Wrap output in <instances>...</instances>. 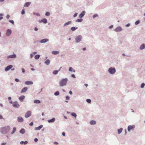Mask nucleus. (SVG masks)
I'll use <instances>...</instances> for the list:
<instances>
[{
  "mask_svg": "<svg viewBox=\"0 0 145 145\" xmlns=\"http://www.w3.org/2000/svg\"><path fill=\"white\" fill-rule=\"evenodd\" d=\"M3 118L2 116L1 115H0V119H2Z\"/></svg>",
  "mask_w": 145,
  "mask_h": 145,
  "instance_id": "nucleus-59",
  "label": "nucleus"
},
{
  "mask_svg": "<svg viewBox=\"0 0 145 145\" xmlns=\"http://www.w3.org/2000/svg\"><path fill=\"white\" fill-rule=\"evenodd\" d=\"M13 106L15 108H18L19 107L20 105L17 102H15L13 103Z\"/></svg>",
  "mask_w": 145,
  "mask_h": 145,
  "instance_id": "nucleus-6",
  "label": "nucleus"
},
{
  "mask_svg": "<svg viewBox=\"0 0 145 145\" xmlns=\"http://www.w3.org/2000/svg\"><path fill=\"white\" fill-rule=\"evenodd\" d=\"M40 57V55H37L35 56V58L36 59H38Z\"/></svg>",
  "mask_w": 145,
  "mask_h": 145,
  "instance_id": "nucleus-32",
  "label": "nucleus"
},
{
  "mask_svg": "<svg viewBox=\"0 0 145 145\" xmlns=\"http://www.w3.org/2000/svg\"><path fill=\"white\" fill-rule=\"evenodd\" d=\"M85 11H83L79 15V17L80 18H82L85 15Z\"/></svg>",
  "mask_w": 145,
  "mask_h": 145,
  "instance_id": "nucleus-11",
  "label": "nucleus"
},
{
  "mask_svg": "<svg viewBox=\"0 0 145 145\" xmlns=\"http://www.w3.org/2000/svg\"><path fill=\"white\" fill-rule=\"evenodd\" d=\"M18 121L19 122H22L23 121V118L22 117H19L18 118Z\"/></svg>",
  "mask_w": 145,
  "mask_h": 145,
  "instance_id": "nucleus-13",
  "label": "nucleus"
},
{
  "mask_svg": "<svg viewBox=\"0 0 145 145\" xmlns=\"http://www.w3.org/2000/svg\"><path fill=\"white\" fill-rule=\"evenodd\" d=\"M71 76L74 78H75V75L74 74H72Z\"/></svg>",
  "mask_w": 145,
  "mask_h": 145,
  "instance_id": "nucleus-47",
  "label": "nucleus"
},
{
  "mask_svg": "<svg viewBox=\"0 0 145 145\" xmlns=\"http://www.w3.org/2000/svg\"><path fill=\"white\" fill-rule=\"evenodd\" d=\"M139 23V21H137L135 22V24L136 25H137Z\"/></svg>",
  "mask_w": 145,
  "mask_h": 145,
  "instance_id": "nucleus-44",
  "label": "nucleus"
},
{
  "mask_svg": "<svg viewBox=\"0 0 145 145\" xmlns=\"http://www.w3.org/2000/svg\"><path fill=\"white\" fill-rule=\"evenodd\" d=\"M69 93L71 95L72 94V91H69Z\"/></svg>",
  "mask_w": 145,
  "mask_h": 145,
  "instance_id": "nucleus-60",
  "label": "nucleus"
},
{
  "mask_svg": "<svg viewBox=\"0 0 145 145\" xmlns=\"http://www.w3.org/2000/svg\"><path fill=\"white\" fill-rule=\"evenodd\" d=\"M16 128L15 127H14L13 128V131L11 133V134H13V133H14V132L16 131Z\"/></svg>",
  "mask_w": 145,
  "mask_h": 145,
  "instance_id": "nucleus-36",
  "label": "nucleus"
},
{
  "mask_svg": "<svg viewBox=\"0 0 145 145\" xmlns=\"http://www.w3.org/2000/svg\"><path fill=\"white\" fill-rule=\"evenodd\" d=\"M145 85L144 83H142L141 85V88H143Z\"/></svg>",
  "mask_w": 145,
  "mask_h": 145,
  "instance_id": "nucleus-41",
  "label": "nucleus"
},
{
  "mask_svg": "<svg viewBox=\"0 0 145 145\" xmlns=\"http://www.w3.org/2000/svg\"><path fill=\"white\" fill-rule=\"evenodd\" d=\"M134 127H135L134 126H131V125L129 126L128 127V131H130L131 129L134 128Z\"/></svg>",
  "mask_w": 145,
  "mask_h": 145,
  "instance_id": "nucleus-12",
  "label": "nucleus"
},
{
  "mask_svg": "<svg viewBox=\"0 0 145 145\" xmlns=\"http://www.w3.org/2000/svg\"><path fill=\"white\" fill-rule=\"evenodd\" d=\"M45 63L47 65H48L50 63V61L49 59H47L45 61Z\"/></svg>",
  "mask_w": 145,
  "mask_h": 145,
  "instance_id": "nucleus-25",
  "label": "nucleus"
},
{
  "mask_svg": "<svg viewBox=\"0 0 145 145\" xmlns=\"http://www.w3.org/2000/svg\"><path fill=\"white\" fill-rule=\"evenodd\" d=\"M98 16V15L97 14H95L93 16V18H95V17H96Z\"/></svg>",
  "mask_w": 145,
  "mask_h": 145,
  "instance_id": "nucleus-48",
  "label": "nucleus"
},
{
  "mask_svg": "<svg viewBox=\"0 0 145 145\" xmlns=\"http://www.w3.org/2000/svg\"><path fill=\"white\" fill-rule=\"evenodd\" d=\"M20 133L22 134H24L25 133V131L24 129H21L20 131Z\"/></svg>",
  "mask_w": 145,
  "mask_h": 145,
  "instance_id": "nucleus-28",
  "label": "nucleus"
},
{
  "mask_svg": "<svg viewBox=\"0 0 145 145\" xmlns=\"http://www.w3.org/2000/svg\"><path fill=\"white\" fill-rule=\"evenodd\" d=\"M69 71L70 72H75V71L72 67H70L69 69Z\"/></svg>",
  "mask_w": 145,
  "mask_h": 145,
  "instance_id": "nucleus-24",
  "label": "nucleus"
},
{
  "mask_svg": "<svg viewBox=\"0 0 145 145\" xmlns=\"http://www.w3.org/2000/svg\"><path fill=\"white\" fill-rule=\"evenodd\" d=\"M10 128L9 126H7L5 127H1L0 129L1 132L3 134L7 133L8 132Z\"/></svg>",
  "mask_w": 145,
  "mask_h": 145,
  "instance_id": "nucleus-1",
  "label": "nucleus"
},
{
  "mask_svg": "<svg viewBox=\"0 0 145 145\" xmlns=\"http://www.w3.org/2000/svg\"><path fill=\"white\" fill-rule=\"evenodd\" d=\"M113 27V25H112L109 27V28H111Z\"/></svg>",
  "mask_w": 145,
  "mask_h": 145,
  "instance_id": "nucleus-63",
  "label": "nucleus"
},
{
  "mask_svg": "<svg viewBox=\"0 0 145 145\" xmlns=\"http://www.w3.org/2000/svg\"><path fill=\"white\" fill-rule=\"evenodd\" d=\"M91 125H95L96 123V122L95 121L91 120L90 122Z\"/></svg>",
  "mask_w": 145,
  "mask_h": 145,
  "instance_id": "nucleus-23",
  "label": "nucleus"
},
{
  "mask_svg": "<svg viewBox=\"0 0 145 145\" xmlns=\"http://www.w3.org/2000/svg\"><path fill=\"white\" fill-rule=\"evenodd\" d=\"M54 143L56 144H58V143L57 142H54Z\"/></svg>",
  "mask_w": 145,
  "mask_h": 145,
  "instance_id": "nucleus-58",
  "label": "nucleus"
},
{
  "mask_svg": "<svg viewBox=\"0 0 145 145\" xmlns=\"http://www.w3.org/2000/svg\"><path fill=\"white\" fill-rule=\"evenodd\" d=\"M122 30V29L121 27H118L115 29L114 31L116 32H118L121 31Z\"/></svg>",
  "mask_w": 145,
  "mask_h": 145,
  "instance_id": "nucleus-8",
  "label": "nucleus"
},
{
  "mask_svg": "<svg viewBox=\"0 0 145 145\" xmlns=\"http://www.w3.org/2000/svg\"><path fill=\"white\" fill-rule=\"evenodd\" d=\"M130 24H128L126 25V27H128L130 25Z\"/></svg>",
  "mask_w": 145,
  "mask_h": 145,
  "instance_id": "nucleus-53",
  "label": "nucleus"
},
{
  "mask_svg": "<svg viewBox=\"0 0 145 145\" xmlns=\"http://www.w3.org/2000/svg\"><path fill=\"white\" fill-rule=\"evenodd\" d=\"M86 101L87 102H88L89 103H90L91 102V100L89 99H88L86 100Z\"/></svg>",
  "mask_w": 145,
  "mask_h": 145,
  "instance_id": "nucleus-40",
  "label": "nucleus"
},
{
  "mask_svg": "<svg viewBox=\"0 0 145 145\" xmlns=\"http://www.w3.org/2000/svg\"><path fill=\"white\" fill-rule=\"evenodd\" d=\"M62 135H63V136H65V133L64 132H63L62 133Z\"/></svg>",
  "mask_w": 145,
  "mask_h": 145,
  "instance_id": "nucleus-62",
  "label": "nucleus"
},
{
  "mask_svg": "<svg viewBox=\"0 0 145 145\" xmlns=\"http://www.w3.org/2000/svg\"><path fill=\"white\" fill-rule=\"evenodd\" d=\"M42 127V125H40L37 127H36L35 128V129L36 130H39Z\"/></svg>",
  "mask_w": 145,
  "mask_h": 145,
  "instance_id": "nucleus-22",
  "label": "nucleus"
},
{
  "mask_svg": "<svg viewBox=\"0 0 145 145\" xmlns=\"http://www.w3.org/2000/svg\"><path fill=\"white\" fill-rule=\"evenodd\" d=\"M145 48V44H142L140 47V48L141 50H142L144 49Z\"/></svg>",
  "mask_w": 145,
  "mask_h": 145,
  "instance_id": "nucleus-20",
  "label": "nucleus"
},
{
  "mask_svg": "<svg viewBox=\"0 0 145 145\" xmlns=\"http://www.w3.org/2000/svg\"><path fill=\"white\" fill-rule=\"evenodd\" d=\"M71 115L72 116L74 117H76V114L74 112H73V113H71Z\"/></svg>",
  "mask_w": 145,
  "mask_h": 145,
  "instance_id": "nucleus-34",
  "label": "nucleus"
},
{
  "mask_svg": "<svg viewBox=\"0 0 145 145\" xmlns=\"http://www.w3.org/2000/svg\"><path fill=\"white\" fill-rule=\"evenodd\" d=\"M10 17V16L9 15H7V16H6V18H7V19H9V18Z\"/></svg>",
  "mask_w": 145,
  "mask_h": 145,
  "instance_id": "nucleus-49",
  "label": "nucleus"
},
{
  "mask_svg": "<svg viewBox=\"0 0 145 145\" xmlns=\"http://www.w3.org/2000/svg\"><path fill=\"white\" fill-rule=\"evenodd\" d=\"M27 87H25L23 89H22L21 93H22L23 92H24L27 91Z\"/></svg>",
  "mask_w": 145,
  "mask_h": 145,
  "instance_id": "nucleus-15",
  "label": "nucleus"
},
{
  "mask_svg": "<svg viewBox=\"0 0 145 145\" xmlns=\"http://www.w3.org/2000/svg\"><path fill=\"white\" fill-rule=\"evenodd\" d=\"M21 13L22 14H25V12L24 10H22Z\"/></svg>",
  "mask_w": 145,
  "mask_h": 145,
  "instance_id": "nucleus-42",
  "label": "nucleus"
},
{
  "mask_svg": "<svg viewBox=\"0 0 145 145\" xmlns=\"http://www.w3.org/2000/svg\"><path fill=\"white\" fill-rule=\"evenodd\" d=\"M55 120V118H53L52 119L48 120V121L49 123L53 122Z\"/></svg>",
  "mask_w": 145,
  "mask_h": 145,
  "instance_id": "nucleus-18",
  "label": "nucleus"
},
{
  "mask_svg": "<svg viewBox=\"0 0 145 145\" xmlns=\"http://www.w3.org/2000/svg\"><path fill=\"white\" fill-rule=\"evenodd\" d=\"M33 56V54H30V56L31 58Z\"/></svg>",
  "mask_w": 145,
  "mask_h": 145,
  "instance_id": "nucleus-55",
  "label": "nucleus"
},
{
  "mask_svg": "<svg viewBox=\"0 0 145 145\" xmlns=\"http://www.w3.org/2000/svg\"><path fill=\"white\" fill-rule=\"evenodd\" d=\"M38 30V29L37 27H35V31H37Z\"/></svg>",
  "mask_w": 145,
  "mask_h": 145,
  "instance_id": "nucleus-61",
  "label": "nucleus"
},
{
  "mask_svg": "<svg viewBox=\"0 0 145 145\" xmlns=\"http://www.w3.org/2000/svg\"><path fill=\"white\" fill-rule=\"evenodd\" d=\"M122 128H120V129L118 130V133L119 134L122 131Z\"/></svg>",
  "mask_w": 145,
  "mask_h": 145,
  "instance_id": "nucleus-33",
  "label": "nucleus"
},
{
  "mask_svg": "<svg viewBox=\"0 0 145 145\" xmlns=\"http://www.w3.org/2000/svg\"><path fill=\"white\" fill-rule=\"evenodd\" d=\"M68 80V79L67 78L63 79L61 80L59 83L60 86L62 87L65 86L67 83Z\"/></svg>",
  "mask_w": 145,
  "mask_h": 145,
  "instance_id": "nucleus-2",
  "label": "nucleus"
},
{
  "mask_svg": "<svg viewBox=\"0 0 145 145\" xmlns=\"http://www.w3.org/2000/svg\"><path fill=\"white\" fill-rule=\"evenodd\" d=\"M81 36L79 35L76 37L75 39L76 42H79L81 40Z\"/></svg>",
  "mask_w": 145,
  "mask_h": 145,
  "instance_id": "nucleus-5",
  "label": "nucleus"
},
{
  "mask_svg": "<svg viewBox=\"0 0 145 145\" xmlns=\"http://www.w3.org/2000/svg\"><path fill=\"white\" fill-rule=\"evenodd\" d=\"M37 53V52H34L32 53V54H36Z\"/></svg>",
  "mask_w": 145,
  "mask_h": 145,
  "instance_id": "nucleus-57",
  "label": "nucleus"
},
{
  "mask_svg": "<svg viewBox=\"0 0 145 145\" xmlns=\"http://www.w3.org/2000/svg\"><path fill=\"white\" fill-rule=\"evenodd\" d=\"M33 83L32 82L27 81L25 82V84L27 85L32 84Z\"/></svg>",
  "mask_w": 145,
  "mask_h": 145,
  "instance_id": "nucleus-17",
  "label": "nucleus"
},
{
  "mask_svg": "<svg viewBox=\"0 0 145 145\" xmlns=\"http://www.w3.org/2000/svg\"><path fill=\"white\" fill-rule=\"evenodd\" d=\"M108 71L110 74H113L115 72L116 70L114 68L110 67Z\"/></svg>",
  "mask_w": 145,
  "mask_h": 145,
  "instance_id": "nucleus-3",
  "label": "nucleus"
},
{
  "mask_svg": "<svg viewBox=\"0 0 145 145\" xmlns=\"http://www.w3.org/2000/svg\"><path fill=\"white\" fill-rule=\"evenodd\" d=\"M11 97H8V99L10 100L11 99Z\"/></svg>",
  "mask_w": 145,
  "mask_h": 145,
  "instance_id": "nucleus-64",
  "label": "nucleus"
},
{
  "mask_svg": "<svg viewBox=\"0 0 145 145\" xmlns=\"http://www.w3.org/2000/svg\"><path fill=\"white\" fill-rule=\"evenodd\" d=\"M33 122H32L31 123H30L29 125L31 126L33 125Z\"/></svg>",
  "mask_w": 145,
  "mask_h": 145,
  "instance_id": "nucleus-50",
  "label": "nucleus"
},
{
  "mask_svg": "<svg viewBox=\"0 0 145 145\" xmlns=\"http://www.w3.org/2000/svg\"><path fill=\"white\" fill-rule=\"evenodd\" d=\"M34 103H40V101L38 100H35L34 101Z\"/></svg>",
  "mask_w": 145,
  "mask_h": 145,
  "instance_id": "nucleus-30",
  "label": "nucleus"
},
{
  "mask_svg": "<svg viewBox=\"0 0 145 145\" xmlns=\"http://www.w3.org/2000/svg\"><path fill=\"white\" fill-rule=\"evenodd\" d=\"M50 15V13L49 12H46L45 14V15L46 16H49Z\"/></svg>",
  "mask_w": 145,
  "mask_h": 145,
  "instance_id": "nucleus-39",
  "label": "nucleus"
},
{
  "mask_svg": "<svg viewBox=\"0 0 145 145\" xmlns=\"http://www.w3.org/2000/svg\"><path fill=\"white\" fill-rule=\"evenodd\" d=\"M59 53V52L58 51H53L52 52V53L54 55H56L58 54Z\"/></svg>",
  "mask_w": 145,
  "mask_h": 145,
  "instance_id": "nucleus-21",
  "label": "nucleus"
},
{
  "mask_svg": "<svg viewBox=\"0 0 145 145\" xmlns=\"http://www.w3.org/2000/svg\"><path fill=\"white\" fill-rule=\"evenodd\" d=\"M61 68H62V67H61L59 69L58 71L55 70V71H54L53 72V74H57L58 73V71H60V69Z\"/></svg>",
  "mask_w": 145,
  "mask_h": 145,
  "instance_id": "nucleus-19",
  "label": "nucleus"
},
{
  "mask_svg": "<svg viewBox=\"0 0 145 145\" xmlns=\"http://www.w3.org/2000/svg\"><path fill=\"white\" fill-rule=\"evenodd\" d=\"M16 57V55L15 54H14L8 56L7 58L8 59L10 58H14Z\"/></svg>",
  "mask_w": 145,
  "mask_h": 145,
  "instance_id": "nucleus-9",
  "label": "nucleus"
},
{
  "mask_svg": "<svg viewBox=\"0 0 145 145\" xmlns=\"http://www.w3.org/2000/svg\"><path fill=\"white\" fill-rule=\"evenodd\" d=\"M6 144V142L3 143L1 144V145H5Z\"/></svg>",
  "mask_w": 145,
  "mask_h": 145,
  "instance_id": "nucleus-52",
  "label": "nucleus"
},
{
  "mask_svg": "<svg viewBox=\"0 0 145 145\" xmlns=\"http://www.w3.org/2000/svg\"><path fill=\"white\" fill-rule=\"evenodd\" d=\"M66 99H67V100H69L70 98L69 97V96H67L66 97Z\"/></svg>",
  "mask_w": 145,
  "mask_h": 145,
  "instance_id": "nucleus-46",
  "label": "nucleus"
},
{
  "mask_svg": "<svg viewBox=\"0 0 145 145\" xmlns=\"http://www.w3.org/2000/svg\"><path fill=\"white\" fill-rule=\"evenodd\" d=\"M31 3L29 2H27L24 5V7H28L30 4Z\"/></svg>",
  "mask_w": 145,
  "mask_h": 145,
  "instance_id": "nucleus-27",
  "label": "nucleus"
},
{
  "mask_svg": "<svg viewBox=\"0 0 145 145\" xmlns=\"http://www.w3.org/2000/svg\"><path fill=\"white\" fill-rule=\"evenodd\" d=\"M11 30L10 29H8L7 30L6 34L7 36H9L11 35Z\"/></svg>",
  "mask_w": 145,
  "mask_h": 145,
  "instance_id": "nucleus-7",
  "label": "nucleus"
},
{
  "mask_svg": "<svg viewBox=\"0 0 145 145\" xmlns=\"http://www.w3.org/2000/svg\"><path fill=\"white\" fill-rule=\"evenodd\" d=\"M31 114V111H27L25 114V117L26 118H27L30 116Z\"/></svg>",
  "mask_w": 145,
  "mask_h": 145,
  "instance_id": "nucleus-4",
  "label": "nucleus"
},
{
  "mask_svg": "<svg viewBox=\"0 0 145 145\" xmlns=\"http://www.w3.org/2000/svg\"><path fill=\"white\" fill-rule=\"evenodd\" d=\"M59 94V92L58 91H56L54 93V95H58Z\"/></svg>",
  "mask_w": 145,
  "mask_h": 145,
  "instance_id": "nucleus-38",
  "label": "nucleus"
},
{
  "mask_svg": "<svg viewBox=\"0 0 145 145\" xmlns=\"http://www.w3.org/2000/svg\"><path fill=\"white\" fill-rule=\"evenodd\" d=\"M15 80V81L16 82H18L19 81V80L17 78H16Z\"/></svg>",
  "mask_w": 145,
  "mask_h": 145,
  "instance_id": "nucleus-51",
  "label": "nucleus"
},
{
  "mask_svg": "<svg viewBox=\"0 0 145 145\" xmlns=\"http://www.w3.org/2000/svg\"><path fill=\"white\" fill-rule=\"evenodd\" d=\"M12 67V65H10L8 66H7L5 69V71H8L9 69H11Z\"/></svg>",
  "mask_w": 145,
  "mask_h": 145,
  "instance_id": "nucleus-10",
  "label": "nucleus"
},
{
  "mask_svg": "<svg viewBox=\"0 0 145 145\" xmlns=\"http://www.w3.org/2000/svg\"><path fill=\"white\" fill-rule=\"evenodd\" d=\"M28 143V142L27 141H25V142H24L23 141H21L20 142V144H23V143H24L25 144H26Z\"/></svg>",
  "mask_w": 145,
  "mask_h": 145,
  "instance_id": "nucleus-31",
  "label": "nucleus"
},
{
  "mask_svg": "<svg viewBox=\"0 0 145 145\" xmlns=\"http://www.w3.org/2000/svg\"><path fill=\"white\" fill-rule=\"evenodd\" d=\"M42 21L44 24H46L47 22V20L45 18H44L42 20Z\"/></svg>",
  "mask_w": 145,
  "mask_h": 145,
  "instance_id": "nucleus-26",
  "label": "nucleus"
},
{
  "mask_svg": "<svg viewBox=\"0 0 145 145\" xmlns=\"http://www.w3.org/2000/svg\"><path fill=\"white\" fill-rule=\"evenodd\" d=\"M77 28L78 27H77L75 28V27H73L71 28V30L72 31H74L77 29Z\"/></svg>",
  "mask_w": 145,
  "mask_h": 145,
  "instance_id": "nucleus-35",
  "label": "nucleus"
},
{
  "mask_svg": "<svg viewBox=\"0 0 145 145\" xmlns=\"http://www.w3.org/2000/svg\"><path fill=\"white\" fill-rule=\"evenodd\" d=\"M77 13H76L74 14V17H76V16H77Z\"/></svg>",
  "mask_w": 145,
  "mask_h": 145,
  "instance_id": "nucleus-45",
  "label": "nucleus"
},
{
  "mask_svg": "<svg viewBox=\"0 0 145 145\" xmlns=\"http://www.w3.org/2000/svg\"><path fill=\"white\" fill-rule=\"evenodd\" d=\"M25 97L24 96L22 95L21 96L19 97V99L21 101H23V99L25 98Z\"/></svg>",
  "mask_w": 145,
  "mask_h": 145,
  "instance_id": "nucleus-16",
  "label": "nucleus"
},
{
  "mask_svg": "<svg viewBox=\"0 0 145 145\" xmlns=\"http://www.w3.org/2000/svg\"><path fill=\"white\" fill-rule=\"evenodd\" d=\"M71 23V21H69L67 22H66L64 25V26H66L67 25H69V24H70Z\"/></svg>",
  "mask_w": 145,
  "mask_h": 145,
  "instance_id": "nucleus-29",
  "label": "nucleus"
},
{
  "mask_svg": "<svg viewBox=\"0 0 145 145\" xmlns=\"http://www.w3.org/2000/svg\"><path fill=\"white\" fill-rule=\"evenodd\" d=\"M38 139L37 138H35L34 139V141L35 142H37L38 141Z\"/></svg>",
  "mask_w": 145,
  "mask_h": 145,
  "instance_id": "nucleus-54",
  "label": "nucleus"
},
{
  "mask_svg": "<svg viewBox=\"0 0 145 145\" xmlns=\"http://www.w3.org/2000/svg\"><path fill=\"white\" fill-rule=\"evenodd\" d=\"M22 71L24 73L25 72V70L24 69H22Z\"/></svg>",
  "mask_w": 145,
  "mask_h": 145,
  "instance_id": "nucleus-56",
  "label": "nucleus"
},
{
  "mask_svg": "<svg viewBox=\"0 0 145 145\" xmlns=\"http://www.w3.org/2000/svg\"><path fill=\"white\" fill-rule=\"evenodd\" d=\"M9 22H10L11 23H12L13 24H14V22L13 20H10Z\"/></svg>",
  "mask_w": 145,
  "mask_h": 145,
  "instance_id": "nucleus-43",
  "label": "nucleus"
},
{
  "mask_svg": "<svg viewBox=\"0 0 145 145\" xmlns=\"http://www.w3.org/2000/svg\"><path fill=\"white\" fill-rule=\"evenodd\" d=\"M83 20L82 19H77V20H76V22H81Z\"/></svg>",
  "mask_w": 145,
  "mask_h": 145,
  "instance_id": "nucleus-37",
  "label": "nucleus"
},
{
  "mask_svg": "<svg viewBox=\"0 0 145 145\" xmlns=\"http://www.w3.org/2000/svg\"><path fill=\"white\" fill-rule=\"evenodd\" d=\"M48 39H44L41 40L40 41V42L41 43H44L48 41Z\"/></svg>",
  "mask_w": 145,
  "mask_h": 145,
  "instance_id": "nucleus-14",
  "label": "nucleus"
}]
</instances>
